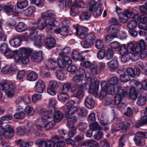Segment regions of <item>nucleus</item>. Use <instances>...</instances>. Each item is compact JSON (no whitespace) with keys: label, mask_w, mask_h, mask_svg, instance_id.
<instances>
[{"label":"nucleus","mask_w":147,"mask_h":147,"mask_svg":"<svg viewBox=\"0 0 147 147\" xmlns=\"http://www.w3.org/2000/svg\"><path fill=\"white\" fill-rule=\"evenodd\" d=\"M91 85L88 84L87 82L86 84H82V85L78 86V89L77 92L75 94V96L77 98L81 99L83 97L84 92L82 89L89 88V90L92 92H97L99 88V82L97 80L93 78L90 79Z\"/></svg>","instance_id":"obj_1"},{"label":"nucleus","mask_w":147,"mask_h":147,"mask_svg":"<svg viewBox=\"0 0 147 147\" xmlns=\"http://www.w3.org/2000/svg\"><path fill=\"white\" fill-rule=\"evenodd\" d=\"M118 79L116 77H113L108 81V82H102L101 84V87L103 89H107L111 95L115 94L116 88L119 86L117 84Z\"/></svg>","instance_id":"obj_2"},{"label":"nucleus","mask_w":147,"mask_h":147,"mask_svg":"<svg viewBox=\"0 0 147 147\" xmlns=\"http://www.w3.org/2000/svg\"><path fill=\"white\" fill-rule=\"evenodd\" d=\"M1 133L5 139L11 138L14 135V130L8 124L6 125L5 128L0 127V133Z\"/></svg>","instance_id":"obj_3"},{"label":"nucleus","mask_w":147,"mask_h":147,"mask_svg":"<svg viewBox=\"0 0 147 147\" xmlns=\"http://www.w3.org/2000/svg\"><path fill=\"white\" fill-rule=\"evenodd\" d=\"M32 53L31 49L28 48H22L18 51V54L16 55L15 59L16 61L21 60L22 55L30 57Z\"/></svg>","instance_id":"obj_4"},{"label":"nucleus","mask_w":147,"mask_h":147,"mask_svg":"<svg viewBox=\"0 0 147 147\" xmlns=\"http://www.w3.org/2000/svg\"><path fill=\"white\" fill-rule=\"evenodd\" d=\"M75 102L73 100H69L65 105V108L67 109L66 115L68 114H74L77 111L78 108L74 105Z\"/></svg>","instance_id":"obj_5"},{"label":"nucleus","mask_w":147,"mask_h":147,"mask_svg":"<svg viewBox=\"0 0 147 147\" xmlns=\"http://www.w3.org/2000/svg\"><path fill=\"white\" fill-rule=\"evenodd\" d=\"M37 32V28L32 26L31 27L30 31L26 32L24 36L25 37L33 41L38 36Z\"/></svg>","instance_id":"obj_6"},{"label":"nucleus","mask_w":147,"mask_h":147,"mask_svg":"<svg viewBox=\"0 0 147 147\" xmlns=\"http://www.w3.org/2000/svg\"><path fill=\"white\" fill-rule=\"evenodd\" d=\"M45 18L41 16L38 18L37 21L34 25L33 27H36L37 28V30L38 28L40 30H42L47 26Z\"/></svg>","instance_id":"obj_7"},{"label":"nucleus","mask_w":147,"mask_h":147,"mask_svg":"<svg viewBox=\"0 0 147 147\" xmlns=\"http://www.w3.org/2000/svg\"><path fill=\"white\" fill-rule=\"evenodd\" d=\"M134 54H139L141 52L142 49L146 47V45L144 41L143 40H140L139 42L134 45Z\"/></svg>","instance_id":"obj_8"},{"label":"nucleus","mask_w":147,"mask_h":147,"mask_svg":"<svg viewBox=\"0 0 147 147\" xmlns=\"http://www.w3.org/2000/svg\"><path fill=\"white\" fill-rule=\"evenodd\" d=\"M121 26L120 24L111 25L108 30L109 33L112 35L114 37H117V32Z\"/></svg>","instance_id":"obj_9"},{"label":"nucleus","mask_w":147,"mask_h":147,"mask_svg":"<svg viewBox=\"0 0 147 147\" xmlns=\"http://www.w3.org/2000/svg\"><path fill=\"white\" fill-rule=\"evenodd\" d=\"M76 90L75 87L71 84L67 83L63 86L62 91L65 92L74 93Z\"/></svg>","instance_id":"obj_10"},{"label":"nucleus","mask_w":147,"mask_h":147,"mask_svg":"<svg viewBox=\"0 0 147 147\" xmlns=\"http://www.w3.org/2000/svg\"><path fill=\"white\" fill-rule=\"evenodd\" d=\"M21 37L19 36L12 38L9 41L10 45L13 47H17L20 45L21 43Z\"/></svg>","instance_id":"obj_11"},{"label":"nucleus","mask_w":147,"mask_h":147,"mask_svg":"<svg viewBox=\"0 0 147 147\" xmlns=\"http://www.w3.org/2000/svg\"><path fill=\"white\" fill-rule=\"evenodd\" d=\"M45 86V84L43 81L39 80L36 84L35 90L37 92L42 93L44 92Z\"/></svg>","instance_id":"obj_12"},{"label":"nucleus","mask_w":147,"mask_h":147,"mask_svg":"<svg viewBox=\"0 0 147 147\" xmlns=\"http://www.w3.org/2000/svg\"><path fill=\"white\" fill-rule=\"evenodd\" d=\"M122 15L126 18H134L136 20H138L139 15L138 14H135L134 12H131L129 9H127L123 11Z\"/></svg>","instance_id":"obj_13"},{"label":"nucleus","mask_w":147,"mask_h":147,"mask_svg":"<svg viewBox=\"0 0 147 147\" xmlns=\"http://www.w3.org/2000/svg\"><path fill=\"white\" fill-rule=\"evenodd\" d=\"M107 64L111 70L113 71L117 70L119 65L117 60L115 58L112 59L107 63Z\"/></svg>","instance_id":"obj_14"},{"label":"nucleus","mask_w":147,"mask_h":147,"mask_svg":"<svg viewBox=\"0 0 147 147\" xmlns=\"http://www.w3.org/2000/svg\"><path fill=\"white\" fill-rule=\"evenodd\" d=\"M72 114H68L67 115H66V113L65 114L67 121V125L70 127H72L74 123H75L77 119V116H71Z\"/></svg>","instance_id":"obj_15"},{"label":"nucleus","mask_w":147,"mask_h":147,"mask_svg":"<svg viewBox=\"0 0 147 147\" xmlns=\"http://www.w3.org/2000/svg\"><path fill=\"white\" fill-rule=\"evenodd\" d=\"M95 102L93 100L92 97L90 95L87 96L85 100V105L89 109L93 108L94 106Z\"/></svg>","instance_id":"obj_16"},{"label":"nucleus","mask_w":147,"mask_h":147,"mask_svg":"<svg viewBox=\"0 0 147 147\" xmlns=\"http://www.w3.org/2000/svg\"><path fill=\"white\" fill-rule=\"evenodd\" d=\"M47 65H46L49 69L55 70L57 67V65L56 61L54 58H50L47 61Z\"/></svg>","instance_id":"obj_17"},{"label":"nucleus","mask_w":147,"mask_h":147,"mask_svg":"<svg viewBox=\"0 0 147 147\" xmlns=\"http://www.w3.org/2000/svg\"><path fill=\"white\" fill-rule=\"evenodd\" d=\"M63 115L59 110H55L53 114V120L56 122H60L63 119Z\"/></svg>","instance_id":"obj_18"},{"label":"nucleus","mask_w":147,"mask_h":147,"mask_svg":"<svg viewBox=\"0 0 147 147\" xmlns=\"http://www.w3.org/2000/svg\"><path fill=\"white\" fill-rule=\"evenodd\" d=\"M31 59L34 62H38L42 61L43 59L42 53L39 52L33 53L32 55Z\"/></svg>","instance_id":"obj_19"},{"label":"nucleus","mask_w":147,"mask_h":147,"mask_svg":"<svg viewBox=\"0 0 147 147\" xmlns=\"http://www.w3.org/2000/svg\"><path fill=\"white\" fill-rule=\"evenodd\" d=\"M132 124L131 121V119H126L125 121L123 123H121L119 124L121 125L120 128L122 129V131L123 132H125L126 131L127 128L131 125Z\"/></svg>","instance_id":"obj_20"},{"label":"nucleus","mask_w":147,"mask_h":147,"mask_svg":"<svg viewBox=\"0 0 147 147\" xmlns=\"http://www.w3.org/2000/svg\"><path fill=\"white\" fill-rule=\"evenodd\" d=\"M55 43L56 40L54 38H48L46 40V45L48 48L50 49L54 47L55 45Z\"/></svg>","instance_id":"obj_21"},{"label":"nucleus","mask_w":147,"mask_h":147,"mask_svg":"<svg viewBox=\"0 0 147 147\" xmlns=\"http://www.w3.org/2000/svg\"><path fill=\"white\" fill-rule=\"evenodd\" d=\"M12 84H10L7 81H3L0 83V89L2 90H8L11 88Z\"/></svg>","instance_id":"obj_22"},{"label":"nucleus","mask_w":147,"mask_h":147,"mask_svg":"<svg viewBox=\"0 0 147 147\" xmlns=\"http://www.w3.org/2000/svg\"><path fill=\"white\" fill-rule=\"evenodd\" d=\"M4 53L7 58L11 59L13 58L14 56L16 57V55L18 54V51H12L8 49Z\"/></svg>","instance_id":"obj_23"},{"label":"nucleus","mask_w":147,"mask_h":147,"mask_svg":"<svg viewBox=\"0 0 147 147\" xmlns=\"http://www.w3.org/2000/svg\"><path fill=\"white\" fill-rule=\"evenodd\" d=\"M33 41L34 45L37 47H41L44 42L43 37L40 36H38Z\"/></svg>","instance_id":"obj_24"},{"label":"nucleus","mask_w":147,"mask_h":147,"mask_svg":"<svg viewBox=\"0 0 147 147\" xmlns=\"http://www.w3.org/2000/svg\"><path fill=\"white\" fill-rule=\"evenodd\" d=\"M47 26H49L52 27L57 26L59 25V23L56 21L53 18H45Z\"/></svg>","instance_id":"obj_25"},{"label":"nucleus","mask_w":147,"mask_h":147,"mask_svg":"<svg viewBox=\"0 0 147 147\" xmlns=\"http://www.w3.org/2000/svg\"><path fill=\"white\" fill-rule=\"evenodd\" d=\"M35 9L34 6L29 7L24 11V14L27 16H30L35 12Z\"/></svg>","instance_id":"obj_26"},{"label":"nucleus","mask_w":147,"mask_h":147,"mask_svg":"<svg viewBox=\"0 0 147 147\" xmlns=\"http://www.w3.org/2000/svg\"><path fill=\"white\" fill-rule=\"evenodd\" d=\"M71 57L72 58L75 60H78L82 61L85 60V59L82 57L80 54L76 51H74L72 54Z\"/></svg>","instance_id":"obj_27"},{"label":"nucleus","mask_w":147,"mask_h":147,"mask_svg":"<svg viewBox=\"0 0 147 147\" xmlns=\"http://www.w3.org/2000/svg\"><path fill=\"white\" fill-rule=\"evenodd\" d=\"M27 28V25L23 22H20L16 27V30L19 32L24 31Z\"/></svg>","instance_id":"obj_28"},{"label":"nucleus","mask_w":147,"mask_h":147,"mask_svg":"<svg viewBox=\"0 0 147 147\" xmlns=\"http://www.w3.org/2000/svg\"><path fill=\"white\" fill-rule=\"evenodd\" d=\"M109 122V120L107 118L100 120V123L102 126V130L106 131L109 129V126L108 125Z\"/></svg>","instance_id":"obj_29"},{"label":"nucleus","mask_w":147,"mask_h":147,"mask_svg":"<svg viewBox=\"0 0 147 147\" xmlns=\"http://www.w3.org/2000/svg\"><path fill=\"white\" fill-rule=\"evenodd\" d=\"M52 110L49 111H45L42 114V118L44 120L51 118L52 117L53 111Z\"/></svg>","instance_id":"obj_30"},{"label":"nucleus","mask_w":147,"mask_h":147,"mask_svg":"<svg viewBox=\"0 0 147 147\" xmlns=\"http://www.w3.org/2000/svg\"><path fill=\"white\" fill-rule=\"evenodd\" d=\"M138 96V93L136 92L134 87H131L130 89L129 92V97L132 100H135Z\"/></svg>","instance_id":"obj_31"},{"label":"nucleus","mask_w":147,"mask_h":147,"mask_svg":"<svg viewBox=\"0 0 147 147\" xmlns=\"http://www.w3.org/2000/svg\"><path fill=\"white\" fill-rule=\"evenodd\" d=\"M38 78L37 74L34 71H32L29 73L27 76V78L28 80L33 81L36 80Z\"/></svg>","instance_id":"obj_32"},{"label":"nucleus","mask_w":147,"mask_h":147,"mask_svg":"<svg viewBox=\"0 0 147 147\" xmlns=\"http://www.w3.org/2000/svg\"><path fill=\"white\" fill-rule=\"evenodd\" d=\"M146 102V98L144 96H140L138 97L136 102L137 104L140 106H142L145 104Z\"/></svg>","instance_id":"obj_33"},{"label":"nucleus","mask_w":147,"mask_h":147,"mask_svg":"<svg viewBox=\"0 0 147 147\" xmlns=\"http://www.w3.org/2000/svg\"><path fill=\"white\" fill-rule=\"evenodd\" d=\"M85 145H88L90 147H98L97 142L93 139H91L84 143Z\"/></svg>","instance_id":"obj_34"},{"label":"nucleus","mask_w":147,"mask_h":147,"mask_svg":"<svg viewBox=\"0 0 147 147\" xmlns=\"http://www.w3.org/2000/svg\"><path fill=\"white\" fill-rule=\"evenodd\" d=\"M16 88L15 84H11V87L10 88L9 90L6 92V94L8 97H11L13 96Z\"/></svg>","instance_id":"obj_35"},{"label":"nucleus","mask_w":147,"mask_h":147,"mask_svg":"<svg viewBox=\"0 0 147 147\" xmlns=\"http://www.w3.org/2000/svg\"><path fill=\"white\" fill-rule=\"evenodd\" d=\"M90 68L91 72L93 75L98 74L100 72V70L96 64H92Z\"/></svg>","instance_id":"obj_36"},{"label":"nucleus","mask_w":147,"mask_h":147,"mask_svg":"<svg viewBox=\"0 0 147 147\" xmlns=\"http://www.w3.org/2000/svg\"><path fill=\"white\" fill-rule=\"evenodd\" d=\"M90 128L94 131L102 130V129L100 125H99L97 122H95L92 123L90 124Z\"/></svg>","instance_id":"obj_37"},{"label":"nucleus","mask_w":147,"mask_h":147,"mask_svg":"<svg viewBox=\"0 0 147 147\" xmlns=\"http://www.w3.org/2000/svg\"><path fill=\"white\" fill-rule=\"evenodd\" d=\"M26 113L29 116H33L34 113V109L29 106H27L25 109Z\"/></svg>","instance_id":"obj_38"},{"label":"nucleus","mask_w":147,"mask_h":147,"mask_svg":"<svg viewBox=\"0 0 147 147\" xmlns=\"http://www.w3.org/2000/svg\"><path fill=\"white\" fill-rule=\"evenodd\" d=\"M69 96L65 93L59 94L58 96V99L62 102H64L66 100L69 99Z\"/></svg>","instance_id":"obj_39"},{"label":"nucleus","mask_w":147,"mask_h":147,"mask_svg":"<svg viewBox=\"0 0 147 147\" xmlns=\"http://www.w3.org/2000/svg\"><path fill=\"white\" fill-rule=\"evenodd\" d=\"M55 13L53 11L49 10L42 14V16L44 18H50L54 16Z\"/></svg>","instance_id":"obj_40"},{"label":"nucleus","mask_w":147,"mask_h":147,"mask_svg":"<svg viewBox=\"0 0 147 147\" xmlns=\"http://www.w3.org/2000/svg\"><path fill=\"white\" fill-rule=\"evenodd\" d=\"M97 3L94 0H91L88 4L89 10L92 12L96 7Z\"/></svg>","instance_id":"obj_41"},{"label":"nucleus","mask_w":147,"mask_h":147,"mask_svg":"<svg viewBox=\"0 0 147 147\" xmlns=\"http://www.w3.org/2000/svg\"><path fill=\"white\" fill-rule=\"evenodd\" d=\"M81 45L83 47L88 48L91 47L93 44L86 39V40H83L81 42Z\"/></svg>","instance_id":"obj_42"},{"label":"nucleus","mask_w":147,"mask_h":147,"mask_svg":"<svg viewBox=\"0 0 147 147\" xmlns=\"http://www.w3.org/2000/svg\"><path fill=\"white\" fill-rule=\"evenodd\" d=\"M42 119H38L36 122L35 125L36 127L38 129L45 127V124L44 123V121Z\"/></svg>","instance_id":"obj_43"},{"label":"nucleus","mask_w":147,"mask_h":147,"mask_svg":"<svg viewBox=\"0 0 147 147\" xmlns=\"http://www.w3.org/2000/svg\"><path fill=\"white\" fill-rule=\"evenodd\" d=\"M13 9L12 5H5L3 7L2 10L7 13H10L13 11Z\"/></svg>","instance_id":"obj_44"},{"label":"nucleus","mask_w":147,"mask_h":147,"mask_svg":"<svg viewBox=\"0 0 147 147\" xmlns=\"http://www.w3.org/2000/svg\"><path fill=\"white\" fill-rule=\"evenodd\" d=\"M79 10L78 7L72 5L71 8L70 14L73 16H76L79 12Z\"/></svg>","instance_id":"obj_45"},{"label":"nucleus","mask_w":147,"mask_h":147,"mask_svg":"<svg viewBox=\"0 0 147 147\" xmlns=\"http://www.w3.org/2000/svg\"><path fill=\"white\" fill-rule=\"evenodd\" d=\"M67 71L72 74H75L78 71L77 67L74 65H70L68 66Z\"/></svg>","instance_id":"obj_46"},{"label":"nucleus","mask_w":147,"mask_h":147,"mask_svg":"<svg viewBox=\"0 0 147 147\" xmlns=\"http://www.w3.org/2000/svg\"><path fill=\"white\" fill-rule=\"evenodd\" d=\"M28 5V1H25L22 2H18L17 5L18 8L22 9L26 7Z\"/></svg>","instance_id":"obj_47"},{"label":"nucleus","mask_w":147,"mask_h":147,"mask_svg":"<svg viewBox=\"0 0 147 147\" xmlns=\"http://www.w3.org/2000/svg\"><path fill=\"white\" fill-rule=\"evenodd\" d=\"M143 139L141 136L138 135L137 134L136 135V137L134 139V140L136 144L139 145L144 143V142H143Z\"/></svg>","instance_id":"obj_48"},{"label":"nucleus","mask_w":147,"mask_h":147,"mask_svg":"<svg viewBox=\"0 0 147 147\" xmlns=\"http://www.w3.org/2000/svg\"><path fill=\"white\" fill-rule=\"evenodd\" d=\"M137 25L136 21L133 20L129 22L127 24V27L129 29L132 30L135 28Z\"/></svg>","instance_id":"obj_49"},{"label":"nucleus","mask_w":147,"mask_h":147,"mask_svg":"<svg viewBox=\"0 0 147 147\" xmlns=\"http://www.w3.org/2000/svg\"><path fill=\"white\" fill-rule=\"evenodd\" d=\"M59 138L57 136L55 137L53 140L57 139V141H55V147H62L64 146L65 144L64 141H59Z\"/></svg>","instance_id":"obj_50"},{"label":"nucleus","mask_w":147,"mask_h":147,"mask_svg":"<svg viewBox=\"0 0 147 147\" xmlns=\"http://www.w3.org/2000/svg\"><path fill=\"white\" fill-rule=\"evenodd\" d=\"M17 144H20V147H27L29 146L32 145L33 143L31 142H22V140H19L17 141Z\"/></svg>","instance_id":"obj_51"},{"label":"nucleus","mask_w":147,"mask_h":147,"mask_svg":"<svg viewBox=\"0 0 147 147\" xmlns=\"http://www.w3.org/2000/svg\"><path fill=\"white\" fill-rule=\"evenodd\" d=\"M56 104V101L53 98L50 99L49 100L48 104V107L52 111L55 110L54 106Z\"/></svg>","instance_id":"obj_52"},{"label":"nucleus","mask_w":147,"mask_h":147,"mask_svg":"<svg viewBox=\"0 0 147 147\" xmlns=\"http://www.w3.org/2000/svg\"><path fill=\"white\" fill-rule=\"evenodd\" d=\"M134 45L132 43H128L127 46V50L129 53H134Z\"/></svg>","instance_id":"obj_53"},{"label":"nucleus","mask_w":147,"mask_h":147,"mask_svg":"<svg viewBox=\"0 0 147 147\" xmlns=\"http://www.w3.org/2000/svg\"><path fill=\"white\" fill-rule=\"evenodd\" d=\"M73 5L77 7H84V3L83 0H75Z\"/></svg>","instance_id":"obj_54"},{"label":"nucleus","mask_w":147,"mask_h":147,"mask_svg":"<svg viewBox=\"0 0 147 147\" xmlns=\"http://www.w3.org/2000/svg\"><path fill=\"white\" fill-rule=\"evenodd\" d=\"M90 15L88 12H84L81 14L80 18L82 20H88L90 19Z\"/></svg>","instance_id":"obj_55"},{"label":"nucleus","mask_w":147,"mask_h":147,"mask_svg":"<svg viewBox=\"0 0 147 147\" xmlns=\"http://www.w3.org/2000/svg\"><path fill=\"white\" fill-rule=\"evenodd\" d=\"M70 48L69 47L64 48L59 53V57H61L62 55L67 54L70 51Z\"/></svg>","instance_id":"obj_56"},{"label":"nucleus","mask_w":147,"mask_h":147,"mask_svg":"<svg viewBox=\"0 0 147 147\" xmlns=\"http://www.w3.org/2000/svg\"><path fill=\"white\" fill-rule=\"evenodd\" d=\"M17 133L18 135L22 136L26 132V129L24 126L18 127L17 129Z\"/></svg>","instance_id":"obj_57"},{"label":"nucleus","mask_w":147,"mask_h":147,"mask_svg":"<svg viewBox=\"0 0 147 147\" xmlns=\"http://www.w3.org/2000/svg\"><path fill=\"white\" fill-rule=\"evenodd\" d=\"M25 113L22 111L15 113L14 118L16 119H23L25 116Z\"/></svg>","instance_id":"obj_58"},{"label":"nucleus","mask_w":147,"mask_h":147,"mask_svg":"<svg viewBox=\"0 0 147 147\" xmlns=\"http://www.w3.org/2000/svg\"><path fill=\"white\" fill-rule=\"evenodd\" d=\"M78 113L79 115L82 116L83 117H86L88 114V111L87 109L85 108H83L82 109H78L77 110Z\"/></svg>","instance_id":"obj_59"},{"label":"nucleus","mask_w":147,"mask_h":147,"mask_svg":"<svg viewBox=\"0 0 147 147\" xmlns=\"http://www.w3.org/2000/svg\"><path fill=\"white\" fill-rule=\"evenodd\" d=\"M42 95L40 94H35L32 96V100L34 103H36L38 100L41 99Z\"/></svg>","instance_id":"obj_60"},{"label":"nucleus","mask_w":147,"mask_h":147,"mask_svg":"<svg viewBox=\"0 0 147 147\" xmlns=\"http://www.w3.org/2000/svg\"><path fill=\"white\" fill-rule=\"evenodd\" d=\"M60 58H62L63 60L65 62V64L67 65H69L72 63V60L67 55H62L61 57H59Z\"/></svg>","instance_id":"obj_61"},{"label":"nucleus","mask_w":147,"mask_h":147,"mask_svg":"<svg viewBox=\"0 0 147 147\" xmlns=\"http://www.w3.org/2000/svg\"><path fill=\"white\" fill-rule=\"evenodd\" d=\"M114 54L112 50L111 49H108L106 53L107 59L108 60L111 59L113 57Z\"/></svg>","instance_id":"obj_62"},{"label":"nucleus","mask_w":147,"mask_h":147,"mask_svg":"<svg viewBox=\"0 0 147 147\" xmlns=\"http://www.w3.org/2000/svg\"><path fill=\"white\" fill-rule=\"evenodd\" d=\"M95 47L97 49H100L103 47V44L101 40L98 39L95 42Z\"/></svg>","instance_id":"obj_63"},{"label":"nucleus","mask_w":147,"mask_h":147,"mask_svg":"<svg viewBox=\"0 0 147 147\" xmlns=\"http://www.w3.org/2000/svg\"><path fill=\"white\" fill-rule=\"evenodd\" d=\"M141 120L146 125L147 124V107L145 108L143 115H142Z\"/></svg>","instance_id":"obj_64"}]
</instances>
